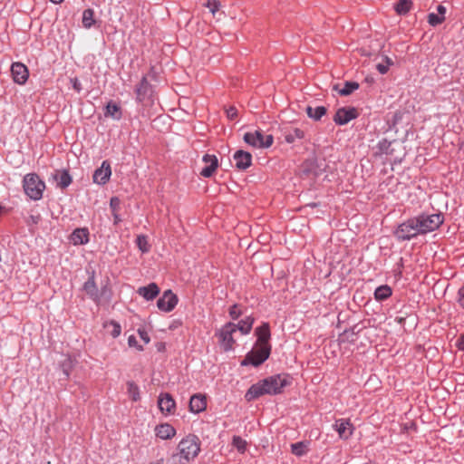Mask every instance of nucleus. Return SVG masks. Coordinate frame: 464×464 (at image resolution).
<instances>
[{"mask_svg": "<svg viewBox=\"0 0 464 464\" xmlns=\"http://www.w3.org/2000/svg\"><path fill=\"white\" fill-rule=\"evenodd\" d=\"M289 384L290 380L286 375H274L253 384L245 397L246 401H250L265 394H278Z\"/></svg>", "mask_w": 464, "mask_h": 464, "instance_id": "nucleus-1", "label": "nucleus"}, {"mask_svg": "<svg viewBox=\"0 0 464 464\" xmlns=\"http://www.w3.org/2000/svg\"><path fill=\"white\" fill-rule=\"evenodd\" d=\"M178 453L180 459L186 462L193 460L200 452V440L194 434H188L183 438L178 445Z\"/></svg>", "mask_w": 464, "mask_h": 464, "instance_id": "nucleus-2", "label": "nucleus"}, {"mask_svg": "<svg viewBox=\"0 0 464 464\" xmlns=\"http://www.w3.org/2000/svg\"><path fill=\"white\" fill-rule=\"evenodd\" d=\"M45 188L44 182L34 173H30L24 178V189L25 194L34 200H38L42 198L43 192Z\"/></svg>", "mask_w": 464, "mask_h": 464, "instance_id": "nucleus-3", "label": "nucleus"}, {"mask_svg": "<svg viewBox=\"0 0 464 464\" xmlns=\"http://www.w3.org/2000/svg\"><path fill=\"white\" fill-rule=\"evenodd\" d=\"M271 346L270 344H257L256 343L253 350L247 353L242 364H252L258 366L263 363L270 354Z\"/></svg>", "mask_w": 464, "mask_h": 464, "instance_id": "nucleus-4", "label": "nucleus"}, {"mask_svg": "<svg viewBox=\"0 0 464 464\" xmlns=\"http://www.w3.org/2000/svg\"><path fill=\"white\" fill-rule=\"evenodd\" d=\"M422 234L416 218H410L401 224L395 231V235L400 240H410L411 238Z\"/></svg>", "mask_w": 464, "mask_h": 464, "instance_id": "nucleus-5", "label": "nucleus"}, {"mask_svg": "<svg viewBox=\"0 0 464 464\" xmlns=\"http://www.w3.org/2000/svg\"><path fill=\"white\" fill-rule=\"evenodd\" d=\"M243 139L248 145L258 149L269 148L274 142L272 135H264L260 130H256L254 132L245 133Z\"/></svg>", "mask_w": 464, "mask_h": 464, "instance_id": "nucleus-6", "label": "nucleus"}, {"mask_svg": "<svg viewBox=\"0 0 464 464\" xmlns=\"http://www.w3.org/2000/svg\"><path fill=\"white\" fill-rule=\"evenodd\" d=\"M416 219L422 234L434 231L443 223V218L440 214L420 215Z\"/></svg>", "mask_w": 464, "mask_h": 464, "instance_id": "nucleus-7", "label": "nucleus"}, {"mask_svg": "<svg viewBox=\"0 0 464 464\" xmlns=\"http://www.w3.org/2000/svg\"><path fill=\"white\" fill-rule=\"evenodd\" d=\"M152 86L145 77L142 78L140 82L136 88V99L144 106L152 104Z\"/></svg>", "mask_w": 464, "mask_h": 464, "instance_id": "nucleus-8", "label": "nucleus"}, {"mask_svg": "<svg viewBox=\"0 0 464 464\" xmlns=\"http://www.w3.org/2000/svg\"><path fill=\"white\" fill-rule=\"evenodd\" d=\"M237 331V326L236 324L228 323L222 327L219 332V341L220 344L225 351H229L233 348L235 343V340L233 338V334Z\"/></svg>", "mask_w": 464, "mask_h": 464, "instance_id": "nucleus-9", "label": "nucleus"}, {"mask_svg": "<svg viewBox=\"0 0 464 464\" xmlns=\"http://www.w3.org/2000/svg\"><path fill=\"white\" fill-rule=\"evenodd\" d=\"M358 116L359 113L354 107H342L336 111L334 121L338 125H344Z\"/></svg>", "mask_w": 464, "mask_h": 464, "instance_id": "nucleus-10", "label": "nucleus"}, {"mask_svg": "<svg viewBox=\"0 0 464 464\" xmlns=\"http://www.w3.org/2000/svg\"><path fill=\"white\" fill-rule=\"evenodd\" d=\"M13 80L17 84H24L29 77L27 67L22 63H14L11 66Z\"/></svg>", "mask_w": 464, "mask_h": 464, "instance_id": "nucleus-11", "label": "nucleus"}, {"mask_svg": "<svg viewBox=\"0 0 464 464\" xmlns=\"http://www.w3.org/2000/svg\"><path fill=\"white\" fill-rule=\"evenodd\" d=\"M178 303V297L170 290L164 292L163 295L158 300L157 306L163 312H170Z\"/></svg>", "mask_w": 464, "mask_h": 464, "instance_id": "nucleus-12", "label": "nucleus"}, {"mask_svg": "<svg viewBox=\"0 0 464 464\" xmlns=\"http://www.w3.org/2000/svg\"><path fill=\"white\" fill-rule=\"evenodd\" d=\"M334 430L338 432L339 437L343 440H347L353 433V425L349 419H339L336 420L334 424Z\"/></svg>", "mask_w": 464, "mask_h": 464, "instance_id": "nucleus-13", "label": "nucleus"}, {"mask_svg": "<svg viewBox=\"0 0 464 464\" xmlns=\"http://www.w3.org/2000/svg\"><path fill=\"white\" fill-rule=\"evenodd\" d=\"M111 175V165L107 160H104L102 163V166L94 171L92 177L93 182L100 185H104L109 181Z\"/></svg>", "mask_w": 464, "mask_h": 464, "instance_id": "nucleus-14", "label": "nucleus"}, {"mask_svg": "<svg viewBox=\"0 0 464 464\" xmlns=\"http://www.w3.org/2000/svg\"><path fill=\"white\" fill-rule=\"evenodd\" d=\"M158 405L164 414H172L175 411L176 402L169 393H160L158 399Z\"/></svg>", "mask_w": 464, "mask_h": 464, "instance_id": "nucleus-15", "label": "nucleus"}, {"mask_svg": "<svg viewBox=\"0 0 464 464\" xmlns=\"http://www.w3.org/2000/svg\"><path fill=\"white\" fill-rule=\"evenodd\" d=\"M206 166L201 169L200 175L204 178L211 177L218 167V160L215 155L206 154L202 159Z\"/></svg>", "mask_w": 464, "mask_h": 464, "instance_id": "nucleus-16", "label": "nucleus"}, {"mask_svg": "<svg viewBox=\"0 0 464 464\" xmlns=\"http://www.w3.org/2000/svg\"><path fill=\"white\" fill-rule=\"evenodd\" d=\"M207 408V398L205 395L198 393L191 396L189 401V410L191 412L199 413Z\"/></svg>", "mask_w": 464, "mask_h": 464, "instance_id": "nucleus-17", "label": "nucleus"}, {"mask_svg": "<svg viewBox=\"0 0 464 464\" xmlns=\"http://www.w3.org/2000/svg\"><path fill=\"white\" fill-rule=\"evenodd\" d=\"M155 435L160 440H170L175 437L176 429L169 423H161L155 427Z\"/></svg>", "mask_w": 464, "mask_h": 464, "instance_id": "nucleus-18", "label": "nucleus"}, {"mask_svg": "<svg viewBox=\"0 0 464 464\" xmlns=\"http://www.w3.org/2000/svg\"><path fill=\"white\" fill-rule=\"evenodd\" d=\"M51 178L60 188H65L72 183V178L67 170L57 169Z\"/></svg>", "mask_w": 464, "mask_h": 464, "instance_id": "nucleus-19", "label": "nucleus"}, {"mask_svg": "<svg viewBox=\"0 0 464 464\" xmlns=\"http://www.w3.org/2000/svg\"><path fill=\"white\" fill-rule=\"evenodd\" d=\"M234 160L236 161V167L238 169H246L251 166L252 155L244 150H237L234 154Z\"/></svg>", "mask_w": 464, "mask_h": 464, "instance_id": "nucleus-20", "label": "nucleus"}, {"mask_svg": "<svg viewBox=\"0 0 464 464\" xmlns=\"http://www.w3.org/2000/svg\"><path fill=\"white\" fill-rule=\"evenodd\" d=\"M94 271L92 272L89 279L84 283L83 285V290L86 292V294L89 295L91 299H92L94 302L98 303L100 296L98 293V288L95 283V276H94Z\"/></svg>", "mask_w": 464, "mask_h": 464, "instance_id": "nucleus-21", "label": "nucleus"}, {"mask_svg": "<svg viewBox=\"0 0 464 464\" xmlns=\"http://www.w3.org/2000/svg\"><path fill=\"white\" fill-rule=\"evenodd\" d=\"M283 132L287 143H294L295 140L304 138V131L299 128L287 127L283 129Z\"/></svg>", "mask_w": 464, "mask_h": 464, "instance_id": "nucleus-22", "label": "nucleus"}, {"mask_svg": "<svg viewBox=\"0 0 464 464\" xmlns=\"http://www.w3.org/2000/svg\"><path fill=\"white\" fill-rule=\"evenodd\" d=\"M438 14L430 13L428 15V23L431 26H437L441 24L445 21V14L447 9L444 5H439L437 6Z\"/></svg>", "mask_w": 464, "mask_h": 464, "instance_id": "nucleus-23", "label": "nucleus"}, {"mask_svg": "<svg viewBox=\"0 0 464 464\" xmlns=\"http://www.w3.org/2000/svg\"><path fill=\"white\" fill-rule=\"evenodd\" d=\"M70 238L74 246L84 245L89 241V231L87 228H76Z\"/></svg>", "mask_w": 464, "mask_h": 464, "instance_id": "nucleus-24", "label": "nucleus"}, {"mask_svg": "<svg viewBox=\"0 0 464 464\" xmlns=\"http://www.w3.org/2000/svg\"><path fill=\"white\" fill-rule=\"evenodd\" d=\"M256 334L257 336V344H269L270 339V329L268 324L265 323L261 326L256 329Z\"/></svg>", "mask_w": 464, "mask_h": 464, "instance_id": "nucleus-25", "label": "nucleus"}, {"mask_svg": "<svg viewBox=\"0 0 464 464\" xmlns=\"http://www.w3.org/2000/svg\"><path fill=\"white\" fill-rule=\"evenodd\" d=\"M160 293L158 285L154 283L147 286H142L138 289V294L143 296L146 300H152Z\"/></svg>", "mask_w": 464, "mask_h": 464, "instance_id": "nucleus-26", "label": "nucleus"}, {"mask_svg": "<svg viewBox=\"0 0 464 464\" xmlns=\"http://www.w3.org/2000/svg\"><path fill=\"white\" fill-rule=\"evenodd\" d=\"M105 116L111 117L114 120H120L121 118V108L118 104L113 102H108L105 108Z\"/></svg>", "mask_w": 464, "mask_h": 464, "instance_id": "nucleus-27", "label": "nucleus"}, {"mask_svg": "<svg viewBox=\"0 0 464 464\" xmlns=\"http://www.w3.org/2000/svg\"><path fill=\"white\" fill-rule=\"evenodd\" d=\"M305 111L309 118L319 121L326 113L327 110L324 106H318L316 108L307 106Z\"/></svg>", "mask_w": 464, "mask_h": 464, "instance_id": "nucleus-28", "label": "nucleus"}, {"mask_svg": "<svg viewBox=\"0 0 464 464\" xmlns=\"http://www.w3.org/2000/svg\"><path fill=\"white\" fill-rule=\"evenodd\" d=\"M359 88V83L356 82H346L344 83L343 88L339 89L338 85L334 86V90L337 91L340 95L347 96L350 95L353 92Z\"/></svg>", "mask_w": 464, "mask_h": 464, "instance_id": "nucleus-29", "label": "nucleus"}, {"mask_svg": "<svg viewBox=\"0 0 464 464\" xmlns=\"http://www.w3.org/2000/svg\"><path fill=\"white\" fill-rule=\"evenodd\" d=\"M392 295V289L390 286L384 285L376 288L374 292L375 299L378 301H382L387 299Z\"/></svg>", "mask_w": 464, "mask_h": 464, "instance_id": "nucleus-30", "label": "nucleus"}, {"mask_svg": "<svg viewBox=\"0 0 464 464\" xmlns=\"http://www.w3.org/2000/svg\"><path fill=\"white\" fill-rule=\"evenodd\" d=\"M411 0H399L394 9L398 14H406L411 8Z\"/></svg>", "mask_w": 464, "mask_h": 464, "instance_id": "nucleus-31", "label": "nucleus"}, {"mask_svg": "<svg viewBox=\"0 0 464 464\" xmlns=\"http://www.w3.org/2000/svg\"><path fill=\"white\" fill-rule=\"evenodd\" d=\"M104 327L106 329H108L110 334L113 337V338H116L118 337L121 333V327L120 325V324H118L117 322L115 321H110V322H107L105 324H104Z\"/></svg>", "mask_w": 464, "mask_h": 464, "instance_id": "nucleus-32", "label": "nucleus"}, {"mask_svg": "<svg viewBox=\"0 0 464 464\" xmlns=\"http://www.w3.org/2000/svg\"><path fill=\"white\" fill-rule=\"evenodd\" d=\"M254 320L250 317H246L244 320H241L237 326V330H239L243 334H246L251 331Z\"/></svg>", "mask_w": 464, "mask_h": 464, "instance_id": "nucleus-33", "label": "nucleus"}, {"mask_svg": "<svg viewBox=\"0 0 464 464\" xmlns=\"http://www.w3.org/2000/svg\"><path fill=\"white\" fill-rule=\"evenodd\" d=\"M292 453L295 456H303L308 451V444L305 442H297L291 445Z\"/></svg>", "mask_w": 464, "mask_h": 464, "instance_id": "nucleus-34", "label": "nucleus"}, {"mask_svg": "<svg viewBox=\"0 0 464 464\" xmlns=\"http://www.w3.org/2000/svg\"><path fill=\"white\" fill-rule=\"evenodd\" d=\"M93 14H94V13L92 9H86L83 11L82 24L85 28H90L93 24V23H94Z\"/></svg>", "mask_w": 464, "mask_h": 464, "instance_id": "nucleus-35", "label": "nucleus"}, {"mask_svg": "<svg viewBox=\"0 0 464 464\" xmlns=\"http://www.w3.org/2000/svg\"><path fill=\"white\" fill-rule=\"evenodd\" d=\"M127 387H128V394L130 397V399L133 401H137L138 400H140L139 387L133 382H128Z\"/></svg>", "mask_w": 464, "mask_h": 464, "instance_id": "nucleus-36", "label": "nucleus"}, {"mask_svg": "<svg viewBox=\"0 0 464 464\" xmlns=\"http://www.w3.org/2000/svg\"><path fill=\"white\" fill-rule=\"evenodd\" d=\"M232 444L240 453H244L246 449V441L239 436L233 437Z\"/></svg>", "mask_w": 464, "mask_h": 464, "instance_id": "nucleus-37", "label": "nucleus"}, {"mask_svg": "<svg viewBox=\"0 0 464 464\" xmlns=\"http://www.w3.org/2000/svg\"><path fill=\"white\" fill-rule=\"evenodd\" d=\"M205 6L209 9L210 13L215 17L220 9L221 4L218 0H208Z\"/></svg>", "mask_w": 464, "mask_h": 464, "instance_id": "nucleus-38", "label": "nucleus"}, {"mask_svg": "<svg viewBox=\"0 0 464 464\" xmlns=\"http://www.w3.org/2000/svg\"><path fill=\"white\" fill-rule=\"evenodd\" d=\"M137 246L141 252L146 253L150 250V246L148 244L147 237L143 235H140L136 239Z\"/></svg>", "mask_w": 464, "mask_h": 464, "instance_id": "nucleus-39", "label": "nucleus"}, {"mask_svg": "<svg viewBox=\"0 0 464 464\" xmlns=\"http://www.w3.org/2000/svg\"><path fill=\"white\" fill-rule=\"evenodd\" d=\"M385 64L384 63H378L376 65V69L378 72L382 74L386 73L389 71V67L393 64V62L391 58L385 56Z\"/></svg>", "mask_w": 464, "mask_h": 464, "instance_id": "nucleus-40", "label": "nucleus"}, {"mask_svg": "<svg viewBox=\"0 0 464 464\" xmlns=\"http://www.w3.org/2000/svg\"><path fill=\"white\" fill-rule=\"evenodd\" d=\"M128 344L130 347H134L139 351L143 350V346L138 343L137 338L134 335H130L128 338Z\"/></svg>", "mask_w": 464, "mask_h": 464, "instance_id": "nucleus-41", "label": "nucleus"}, {"mask_svg": "<svg viewBox=\"0 0 464 464\" xmlns=\"http://www.w3.org/2000/svg\"><path fill=\"white\" fill-rule=\"evenodd\" d=\"M120 205H121V200L118 198L113 197V198H111L110 206H111V208L112 210V213L119 211Z\"/></svg>", "mask_w": 464, "mask_h": 464, "instance_id": "nucleus-42", "label": "nucleus"}, {"mask_svg": "<svg viewBox=\"0 0 464 464\" xmlns=\"http://www.w3.org/2000/svg\"><path fill=\"white\" fill-rule=\"evenodd\" d=\"M138 334L140 337V339L143 341L144 344H148L150 341V338L147 333V331L144 328H139Z\"/></svg>", "mask_w": 464, "mask_h": 464, "instance_id": "nucleus-43", "label": "nucleus"}, {"mask_svg": "<svg viewBox=\"0 0 464 464\" xmlns=\"http://www.w3.org/2000/svg\"><path fill=\"white\" fill-rule=\"evenodd\" d=\"M229 314L233 319H237L241 314V311L237 304H234L229 309Z\"/></svg>", "mask_w": 464, "mask_h": 464, "instance_id": "nucleus-44", "label": "nucleus"}, {"mask_svg": "<svg viewBox=\"0 0 464 464\" xmlns=\"http://www.w3.org/2000/svg\"><path fill=\"white\" fill-rule=\"evenodd\" d=\"M179 454H172L168 459L166 464H179L180 462Z\"/></svg>", "mask_w": 464, "mask_h": 464, "instance_id": "nucleus-45", "label": "nucleus"}, {"mask_svg": "<svg viewBox=\"0 0 464 464\" xmlns=\"http://www.w3.org/2000/svg\"><path fill=\"white\" fill-rule=\"evenodd\" d=\"M237 111L236 108L230 107L229 109L227 110V118L233 120L237 117Z\"/></svg>", "mask_w": 464, "mask_h": 464, "instance_id": "nucleus-46", "label": "nucleus"}, {"mask_svg": "<svg viewBox=\"0 0 464 464\" xmlns=\"http://www.w3.org/2000/svg\"><path fill=\"white\" fill-rule=\"evenodd\" d=\"M458 303L461 307H464V286L459 290Z\"/></svg>", "mask_w": 464, "mask_h": 464, "instance_id": "nucleus-47", "label": "nucleus"}, {"mask_svg": "<svg viewBox=\"0 0 464 464\" xmlns=\"http://www.w3.org/2000/svg\"><path fill=\"white\" fill-rule=\"evenodd\" d=\"M72 87L77 92H80L82 90V85L77 78L72 79Z\"/></svg>", "mask_w": 464, "mask_h": 464, "instance_id": "nucleus-48", "label": "nucleus"}, {"mask_svg": "<svg viewBox=\"0 0 464 464\" xmlns=\"http://www.w3.org/2000/svg\"><path fill=\"white\" fill-rule=\"evenodd\" d=\"M459 350L464 351V334H462L456 342Z\"/></svg>", "mask_w": 464, "mask_h": 464, "instance_id": "nucleus-49", "label": "nucleus"}, {"mask_svg": "<svg viewBox=\"0 0 464 464\" xmlns=\"http://www.w3.org/2000/svg\"><path fill=\"white\" fill-rule=\"evenodd\" d=\"M112 215H113V218H114V223L118 224L121 221V218L119 217L118 212H113Z\"/></svg>", "mask_w": 464, "mask_h": 464, "instance_id": "nucleus-50", "label": "nucleus"}, {"mask_svg": "<svg viewBox=\"0 0 464 464\" xmlns=\"http://www.w3.org/2000/svg\"><path fill=\"white\" fill-rule=\"evenodd\" d=\"M63 372L66 375V377L68 378L69 375H70V367H64L63 368Z\"/></svg>", "mask_w": 464, "mask_h": 464, "instance_id": "nucleus-51", "label": "nucleus"}, {"mask_svg": "<svg viewBox=\"0 0 464 464\" xmlns=\"http://www.w3.org/2000/svg\"><path fill=\"white\" fill-rule=\"evenodd\" d=\"M6 213V208L3 206H0V216Z\"/></svg>", "mask_w": 464, "mask_h": 464, "instance_id": "nucleus-52", "label": "nucleus"}, {"mask_svg": "<svg viewBox=\"0 0 464 464\" xmlns=\"http://www.w3.org/2000/svg\"><path fill=\"white\" fill-rule=\"evenodd\" d=\"M151 464H164V459H160L156 462H153Z\"/></svg>", "mask_w": 464, "mask_h": 464, "instance_id": "nucleus-53", "label": "nucleus"}, {"mask_svg": "<svg viewBox=\"0 0 464 464\" xmlns=\"http://www.w3.org/2000/svg\"><path fill=\"white\" fill-rule=\"evenodd\" d=\"M51 2H53V4H60L62 3L63 0H50Z\"/></svg>", "mask_w": 464, "mask_h": 464, "instance_id": "nucleus-54", "label": "nucleus"}]
</instances>
